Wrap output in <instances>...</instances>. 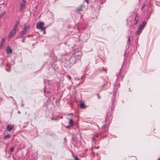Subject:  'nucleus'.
Segmentation results:
<instances>
[{
	"label": "nucleus",
	"mask_w": 160,
	"mask_h": 160,
	"mask_svg": "<svg viewBox=\"0 0 160 160\" xmlns=\"http://www.w3.org/2000/svg\"><path fill=\"white\" fill-rule=\"evenodd\" d=\"M72 56L78 62L81 58L82 53L81 52H77L73 54Z\"/></svg>",
	"instance_id": "1"
},
{
	"label": "nucleus",
	"mask_w": 160,
	"mask_h": 160,
	"mask_svg": "<svg viewBox=\"0 0 160 160\" xmlns=\"http://www.w3.org/2000/svg\"><path fill=\"white\" fill-rule=\"evenodd\" d=\"M29 27L30 26L29 25L27 26L25 24L24 28L23 30L22 31L20 32V37H22L23 36L26 34V32L28 31V29Z\"/></svg>",
	"instance_id": "2"
},
{
	"label": "nucleus",
	"mask_w": 160,
	"mask_h": 160,
	"mask_svg": "<svg viewBox=\"0 0 160 160\" xmlns=\"http://www.w3.org/2000/svg\"><path fill=\"white\" fill-rule=\"evenodd\" d=\"M26 3V1L25 0H22V1L20 3V11L21 12L22 10L25 8V4Z\"/></svg>",
	"instance_id": "3"
},
{
	"label": "nucleus",
	"mask_w": 160,
	"mask_h": 160,
	"mask_svg": "<svg viewBox=\"0 0 160 160\" xmlns=\"http://www.w3.org/2000/svg\"><path fill=\"white\" fill-rule=\"evenodd\" d=\"M17 31V30L13 28V30H12L9 34L8 36V38H10L13 36L16 33Z\"/></svg>",
	"instance_id": "4"
},
{
	"label": "nucleus",
	"mask_w": 160,
	"mask_h": 160,
	"mask_svg": "<svg viewBox=\"0 0 160 160\" xmlns=\"http://www.w3.org/2000/svg\"><path fill=\"white\" fill-rule=\"evenodd\" d=\"M77 61L75 59L74 57L72 55V56L71 57L69 58V62L70 63L71 65H73L76 63L77 62Z\"/></svg>",
	"instance_id": "5"
},
{
	"label": "nucleus",
	"mask_w": 160,
	"mask_h": 160,
	"mask_svg": "<svg viewBox=\"0 0 160 160\" xmlns=\"http://www.w3.org/2000/svg\"><path fill=\"white\" fill-rule=\"evenodd\" d=\"M87 28V25L84 24H81L79 25L78 28V29L84 30Z\"/></svg>",
	"instance_id": "6"
},
{
	"label": "nucleus",
	"mask_w": 160,
	"mask_h": 160,
	"mask_svg": "<svg viewBox=\"0 0 160 160\" xmlns=\"http://www.w3.org/2000/svg\"><path fill=\"white\" fill-rule=\"evenodd\" d=\"M44 25V23L43 22H40L37 24V28L38 29L42 27Z\"/></svg>",
	"instance_id": "7"
},
{
	"label": "nucleus",
	"mask_w": 160,
	"mask_h": 160,
	"mask_svg": "<svg viewBox=\"0 0 160 160\" xmlns=\"http://www.w3.org/2000/svg\"><path fill=\"white\" fill-rule=\"evenodd\" d=\"M108 129V128H107V126H106V125H103L102 127V133H106L107 132Z\"/></svg>",
	"instance_id": "8"
},
{
	"label": "nucleus",
	"mask_w": 160,
	"mask_h": 160,
	"mask_svg": "<svg viewBox=\"0 0 160 160\" xmlns=\"http://www.w3.org/2000/svg\"><path fill=\"white\" fill-rule=\"evenodd\" d=\"M14 128L13 125H10L8 124L7 126V130L8 131H11Z\"/></svg>",
	"instance_id": "9"
},
{
	"label": "nucleus",
	"mask_w": 160,
	"mask_h": 160,
	"mask_svg": "<svg viewBox=\"0 0 160 160\" xmlns=\"http://www.w3.org/2000/svg\"><path fill=\"white\" fill-rule=\"evenodd\" d=\"M112 119L111 116L107 117L106 119V123L108 122V124L111 122Z\"/></svg>",
	"instance_id": "10"
},
{
	"label": "nucleus",
	"mask_w": 160,
	"mask_h": 160,
	"mask_svg": "<svg viewBox=\"0 0 160 160\" xmlns=\"http://www.w3.org/2000/svg\"><path fill=\"white\" fill-rule=\"evenodd\" d=\"M62 118V117H60L59 116H54L52 117V120H58L59 118Z\"/></svg>",
	"instance_id": "11"
},
{
	"label": "nucleus",
	"mask_w": 160,
	"mask_h": 160,
	"mask_svg": "<svg viewBox=\"0 0 160 160\" xmlns=\"http://www.w3.org/2000/svg\"><path fill=\"white\" fill-rule=\"evenodd\" d=\"M6 51L8 54L11 53L12 52V49L9 46H7L6 47Z\"/></svg>",
	"instance_id": "12"
},
{
	"label": "nucleus",
	"mask_w": 160,
	"mask_h": 160,
	"mask_svg": "<svg viewBox=\"0 0 160 160\" xmlns=\"http://www.w3.org/2000/svg\"><path fill=\"white\" fill-rule=\"evenodd\" d=\"M139 17L137 16V14H136V17L135 18V22L134 23V24L136 25L138 23L139 20Z\"/></svg>",
	"instance_id": "13"
},
{
	"label": "nucleus",
	"mask_w": 160,
	"mask_h": 160,
	"mask_svg": "<svg viewBox=\"0 0 160 160\" xmlns=\"http://www.w3.org/2000/svg\"><path fill=\"white\" fill-rule=\"evenodd\" d=\"M142 31V30H141V29H139L138 28L137 30H136V31L135 32L136 35L137 36L138 35H139L141 33Z\"/></svg>",
	"instance_id": "14"
},
{
	"label": "nucleus",
	"mask_w": 160,
	"mask_h": 160,
	"mask_svg": "<svg viewBox=\"0 0 160 160\" xmlns=\"http://www.w3.org/2000/svg\"><path fill=\"white\" fill-rule=\"evenodd\" d=\"M85 105L84 104L83 102H81L80 103V107L81 108H85Z\"/></svg>",
	"instance_id": "15"
},
{
	"label": "nucleus",
	"mask_w": 160,
	"mask_h": 160,
	"mask_svg": "<svg viewBox=\"0 0 160 160\" xmlns=\"http://www.w3.org/2000/svg\"><path fill=\"white\" fill-rule=\"evenodd\" d=\"M146 24V21L145 20H143L140 25H141L143 26V27H144V26H145Z\"/></svg>",
	"instance_id": "16"
},
{
	"label": "nucleus",
	"mask_w": 160,
	"mask_h": 160,
	"mask_svg": "<svg viewBox=\"0 0 160 160\" xmlns=\"http://www.w3.org/2000/svg\"><path fill=\"white\" fill-rule=\"evenodd\" d=\"M82 6H80L79 7H78L77 8V12H79L82 11Z\"/></svg>",
	"instance_id": "17"
},
{
	"label": "nucleus",
	"mask_w": 160,
	"mask_h": 160,
	"mask_svg": "<svg viewBox=\"0 0 160 160\" xmlns=\"http://www.w3.org/2000/svg\"><path fill=\"white\" fill-rule=\"evenodd\" d=\"M19 24V22H17L16 23H15V24L13 28L14 29H15L18 30V28H17L18 24Z\"/></svg>",
	"instance_id": "18"
},
{
	"label": "nucleus",
	"mask_w": 160,
	"mask_h": 160,
	"mask_svg": "<svg viewBox=\"0 0 160 160\" xmlns=\"http://www.w3.org/2000/svg\"><path fill=\"white\" fill-rule=\"evenodd\" d=\"M69 122L68 123H69V124L70 125L72 126L73 125V122L72 120L71 119L69 118Z\"/></svg>",
	"instance_id": "19"
},
{
	"label": "nucleus",
	"mask_w": 160,
	"mask_h": 160,
	"mask_svg": "<svg viewBox=\"0 0 160 160\" xmlns=\"http://www.w3.org/2000/svg\"><path fill=\"white\" fill-rule=\"evenodd\" d=\"M11 137L10 135L9 134H8L6 135H5L4 136L3 138L4 139H6L7 138H9Z\"/></svg>",
	"instance_id": "20"
},
{
	"label": "nucleus",
	"mask_w": 160,
	"mask_h": 160,
	"mask_svg": "<svg viewBox=\"0 0 160 160\" xmlns=\"http://www.w3.org/2000/svg\"><path fill=\"white\" fill-rule=\"evenodd\" d=\"M5 12H2L0 14V19L1 18H2L3 17V16H4V15L5 14Z\"/></svg>",
	"instance_id": "21"
},
{
	"label": "nucleus",
	"mask_w": 160,
	"mask_h": 160,
	"mask_svg": "<svg viewBox=\"0 0 160 160\" xmlns=\"http://www.w3.org/2000/svg\"><path fill=\"white\" fill-rule=\"evenodd\" d=\"M144 28V27L140 25L138 28L139 29H141L142 30V29H143Z\"/></svg>",
	"instance_id": "22"
},
{
	"label": "nucleus",
	"mask_w": 160,
	"mask_h": 160,
	"mask_svg": "<svg viewBox=\"0 0 160 160\" xmlns=\"http://www.w3.org/2000/svg\"><path fill=\"white\" fill-rule=\"evenodd\" d=\"M5 41V38H2V41L1 42V44L2 45L3 44H4Z\"/></svg>",
	"instance_id": "23"
},
{
	"label": "nucleus",
	"mask_w": 160,
	"mask_h": 160,
	"mask_svg": "<svg viewBox=\"0 0 160 160\" xmlns=\"http://www.w3.org/2000/svg\"><path fill=\"white\" fill-rule=\"evenodd\" d=\"M150 18V15H149V13H148L146 15V19L147 20H148Z\"/></svg>",
	"instance_id": "24"
},
{
	"label": "nucleus",
	"mask_w": 160,
	"mask_h": 160,
	"mask_svg": "<svg viewBox=\"0 0 160 160\" xmlns=\"http://www.w3.org/2000/svg\"><path fill=\"white\" fill-rule=\"evenodd\" d=\"M39 29H40L41 31H43L45 29V28L43 26L42 28H40Z\"/></svg>",
	"instance_id": "25"
},
{
	"label": "nucleus",
	"mask_w": 160,
	"mask_h": 160,
	"mask_svg": "<svg viewBox=\"0 0 160 160\" xmlns=\"http://www.w3.org/2000/svg\"><path fill=\"white\" fill-rule=\"evenodd\" d=\"M130 37H128V42L129 44L130 43Z\"/></svg>",
	"instance_id": "26"
},
{
	"label": "nucleus",
	"mask_w": 160,
	"mask_h": 160,
	"mask_svg": "<svg viewBox=\"0 0 160 160\" xmlns=\"http://www.w3.org/2000/svg\"><path fill=\"white\" fill-rule=\"evenodd\" d=\"M99 135V134H98V133H96L94 135V136L95 137H98Z\"/></svg>",
	"instance_id": "27"
},
{
	"label": "nucleus",
	"mask_w": 160,
	"mask_h": 160,
	"mask_svg": "<svg viewBox=\"0 0 160 160\" xmlns=\"http://www.w3.org/2000/svg\"><path fill=\"white\" fill-rule=\"evenodd\" d=\"M67 78L69 80H70L71 79V77L69 75H67Z\"/></svg>",
	"instance_id": "28"
},
{
	"label": "nucleus",
	"mask_w": 160,
	"mask_h": 160,
	"mask_svg": "<svg viewBox=\"0 0 160 160\" xmlns=\"http://www.w3.org/2000/svg\"><path fill=\"white\" fill-rule=\"evenodd\" d=\"M75 160H80V159L77 156L75 157Z\"/></svg>",
	"instance_id": "29"
},
{
	"label": "nucleus",
	"mask_w": 160,
	"mask_h": 160,
	"mask_svg": "<svg viewBox=\"0 0 160 160\" xmlns=\"http://www.w3.org/2000/svg\"><path fill=\"white\" fill-rule=\"evenodd\" d=\"M26 37H25L24 38H23V40L22 41V42H24L25 41V39Z\"/></svg>",
	"instance_id": "30"
},
{
	"label": "nucleus",
	"mask_w": 160,
	"mask_h": 160,
	"mask_svg": "<svg viewBox=\"0 0 160 160\" xmlns=\"http://www.w3.org/2000/svg\"><path fill=\"white\" fill-rule=\"evenodd\" d=\"M145 5L143 4V5L142 6L141 8V10H142L143 8L145 7Z\"/></svg>",
	"instance_id": "31"
},
{
	"label": "nucleus",
	"mask_w": 160,
	"mask_h": 160,
	"mask_svg": "<svg viewBox=\"0 0 160 160\" xmlns=\"http://www.w3.org/2000/svg\"><path fill=\"white\" fill-rule=\"evenodd\" d=\"M13 149H14V148L13 147H12V148H11V150H10L11 152H13Z\"/></svg>",
	"instance_id": "32"
},
{
	"label": "nucleus",
	"mask_w": 160,
	"mask_h": 160,
	"mask_svg": "<svg viewBox=\"0 0 160 160\" xmlns=\"http://www.w3.org/2000/svg\"><path fill=\"white\" fill-rule=\"evenodd\" d=\"M7 68H9V67H10V66L9 65H8V64H7Z\"/></svg>",
	"instance_id": "33"
},
{
	"label": "nucleus",
	"mask_w": 160,
	"mask_h": 160,
	"mask_svg": "<svg viewBox=\"0 0 160 160\" xmlns=\"http://www.w3.org/2000/svg\"><path fill=\"white\" fill-rule=\"evenodd\" d=\"M106 84H107V83H105V84H103V85L102 86V87H104V86H106Z\"/></svg>",
	"instance_id": "34"
},
{
	"label": "nucleus",
	"mask_w": 160,
	"mask_h": 160,
	"mask_svg": "<svg viewBox=\"0 0 160 160\" xmlns=\"http://www.w3.org/2000/svg\"><path fill=\"white\" fill-rule=\"evenodd\" d=\"M21 106H22V107H23L24 106V104L22 103V104H21Z\"/></svg>",
	"instance_id": "35"
},
{
	"label": "nucleus",
	"mask_w": 160,
	"mask_h": 160,
	"mask_svg": "<svg viewBox=\"0 0 160 160\" xmlns=\"http://www.w3.org/2000/svg\"><path fill=\"white\" fill-rule=\"evenodd\" d=\"M88 3V0H84Z\"/></svg>",
	"instance_id": "36"
},
{
	"label": "nucleus",
	"mask_w": 160,
	"mask_h": 160,
	"mask_svg": "<svg viewBox=\"0 0 160 160\" xmlns=\"http://www.w3.org/2000/svg\"><path fill=\"white\" fill-rule=\"evenodd\" d=\"M31 35H28L27 37H31Z\"/></svg>",
	"instance_id": "37"
},
{
	"label": "nucleus",
	"mask_w": 160,
	"mask_h": 160,
	"mask_svg": "<svg viewBox=\"0 0 160 160\" xmlns=\"http://www.w3.org/2000/svg\"><path fill=\"white\" fill-rule=\"evenodd\" d=\"M46 33V32L45 31H44L43 34H45Z\"/></svg>",
	"instance_id": "38"
},
{
	"label": "nucleus",
	"mask_w": 160,
	"mask_h": 160,
	"mask_svg": "<svg viewBox=\"0 0 160 160\" xmlns=\"http://www.w3.org/2000/svg\"><path fill=\"white\" fill-rule=\"evenodd\" d=\"M6 69L7 71H10V69L9 70H8V69Z\"/></svg>",
	"instance_id": "39"
},
{
	"label": "nucleus",
	"mask_w": 160,
	"mask_h": 160,
	"mask_svg": "<svg viewBox=\"0 0 160 160\" xmlns=\"http://www.w3.org/2000/svg\"><path fill=\"white\" fill-rule=\"evenodd\" d=\"M18 113H20V111H18Z\"/></svg>",
	"instance_id": "40"
},
{
	"label": "nucleus",
	"mask_w": 160,
	"mask_h": 160,
	"mask_svg": "<svg viewBox=\"0 0 160 160\" xmlns=\"http://www.w3.org/2000/svg\"><path fill=\"white\" fill-rule=\"evenodd\" d=\"M123 76H122V78H123Z\"/></svg>",
	"instance_id": "41"
},
{
	"label": "nucleus",
	"mask_w": 160,
	"mask_h": 160,
	"mask_svg": "<svg viewBox=\"0 0 160 160\" xmlns=\"http://www.w3.org/2000/svg\"><path fill=\"white\" fill-rule=\"evenodd\" d=\"M10 98H13L12 97H10Z\"/></svg>",
	"instance_id": "42"
},
{
	"label": "nucleus",
	"mask_w": 160,
	"mask_h": 160,
	"mask_svg": "<svg viewBox=\"0 0 160 160\" xmlns=\"http://www.w3.org/2000/svg\"><path fill=\"white\" fill-rule=\"evenodd\" d=\"M48 93H49V91H48Z\"/></svg>",
	"instance_id": "43"
}]
</instances>
